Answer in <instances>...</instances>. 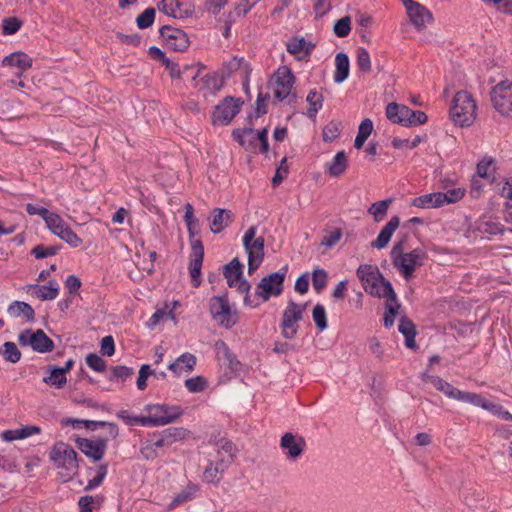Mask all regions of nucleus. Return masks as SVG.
Masks as SVG:
<instances>
[{
    "label": "nucleus",
    "instance_id": "79ce46f5",
    "mask_svg": "<svg viewBox=\"0 0 512 512\" xmlns=\"http://www.w3.org/2000/svg\"><path fill=\"white\" fill-rule=\"evenodd\" d=\"M400 304L397 301L396 295L386 299L385 313H384V325L390 328L394 325L395 318L399 312Z\"/></svg>",
    "mask_w": 512,
    "mask_h": 512
},
{
    "label": "nucleus",
    "instance_id": "f8f14e48",
    "mask_svg": "<svg viewBox=\"0 0 512 512\" xmlns=\"http://www.w3.org/2000/svg\"><path fill=\"white\" fill-rule=\"evenodd\" d=\"M44 222L52 234L65 241L71 247L76 248L82 244L81 238L71 229L60 215L50 212Z\"/></svg>",
    "mask_w": 512,
    "mask_h": 512
},
{
    "label": "nucleus",
    "instance_id": "b1692460",
    "mask_svg": "<svg viewBox=\"0 0 512 512\" xmlns=\"http://www.w3.org/2000/svg\"><path fill=\"white\" fill-rule=\"evenodd\" d=\"M399 224L400 219L398 216L391 217V219L381 229L377 238L371 242V246L376 249L385 248L388 245L389 241L391 240V237L393 236L394 232L399 227Z\"/></svg>",
    "mask_w": 512,
    "mask_h": 512
},
{
    "label": "nucleus",
    "instance_id": "4d7b16f0",
    "mask_svg": "<svg viewBox=\"0 0 512 512\" xmlns=\"http://www.w3.org/2000/svg\"><path fill=\"white\" fill-rule=\"evenodd\" d=\"M494 161L490 157H485L477 164V174L481 178H488L494 172Z\"/></svg>",
    "mask_w": 512,
    "mask_h": 512
},
{
    "label": "nucleus",
    "instance_id": "58836bf2",
    "mask_svg": "<svg viewBox=\"0 0 512 512\" xmlns=\"http://www.w3.org/2000/svg\"><path fill=\"white\" fill-rule=\"evenodd\" d=\"M49 375L43 378V382L51 387L62 389L67 383L66 374L57 366H49Z\"/></svg>",
    "mask_w": 512,
    "mask_h": 512
},
{
    "label": "nucleus",
    "instance_id": "aec40b11",
    "mask_svg": "<svg viewBox=\"0 0 512 512\" xmlns=\"http://www.w3.org/2000/svg\"><path fill=\"white\" fill-rule=\"evenodd\" d=\"M204 258V247L200 240L191 242V255L189 263V273L191 282L194 287H198L201 283V267Z\"/></svg>",
    "mask_w": 512,
    "mask_h": 512
},
{
    "label": "nucleus",
    "instance_id": "603ef678",
    "mask_svg": "<svg viewBox=\"0 0 512 512\" xmlns=\"http://www.w3.org/2000/svg\"><path fill=\"white\" fill-rule=\"evenodd\" d=\"M73 423H83L84 427L87 429H95L96 427H109V433L112 437H116L118 435V427L115 423L106 422V421H93V420H72Z\"/></svg>",
    "mask_w": 512,
    "mask_h": 512
},
{
    "label": "nucleus",
    "instance_id": "a19ab883",
    "mask_svg": "<svg viewBox=\"0 0 512 512\" xmlns=\"http://www.w3.org/2000/svg\"><path fill=\"white\" fill-rule=\"evenodd\" d=\"M398 330L401 334L404 335L406 346L411 349L415 348L416 347V343H415L416 330H415V326L412 323V321H410L404 317L401 318L399 326H398Z\"/></svg>",
    "mask_w": 512,
    "mask_h": 512
},
{
    "label": "nucleus",
    "instance_id": "6e6552de",
    "mask_svg": "<svg viewBox=\"0 0 512 512\" xmlns=\"http://www.w3.org/2000/svg\"><path fill=\"white\" fill-rule=\"evenodd\" d=\"M209 310L213 320L221 327L230 329L238 322V312L231 308L224 296L212 297L209 302Z\"/></svg>",
    "mask_w": 512,
    "mask_h": 512
},
{
    "label": "nucleus",
    "instance_id": "473e14b6",
    "mask_svg": "<svg viewBox=\"0 0 512 512\" xmlns=\"http://www.w3.org/2000/svg\"><path fill=\"white\" fill-rule=\"evenodd\" d=\"M231 222V212L226 209L216 208L212 211L210 229L217 234L223 231Z\"/></svg>",
    "mask_w": 512,
    "mask_h": 512
},
{
    "label": "nucleus",
    "instance_id": "bb28decb",
    "mask_svg": "<svg viewBox=\"0 0 512 512\" xmlns=\"http://www.w3.org/2000/svg\"><path fill=\"white\" fill-rule=\"evenodd\" d=\"M28 292L40 300H54L59 294V285L56 281H49L47 285H30Z\"/></svg>",
    "mask_w": 512,
    "mask_h": 512
},
{
    "label": "nucleus",
    "instance_id": "69168bd1",
    "mask_svg": "<svg viewBox=\"0 0 512 512\" xmlns=\"http://www.w3.org/2000/svg\"><path fill=\"white\" fill-rule=\"evenodd\" d=\"M58 250L55 246L37 245L31 250V254L37 259H43L56 255Z\"/></svg>",
    "mask_w": 512,
    "mask_h": 512
},
{
    "label": "nucleus",
    "instance_id": "f3484780",
    "mask_svg": "<svg viewBox=\"0 0 512 512\" xmlns=\"http://www.w3.org/2000/svg\"><path fill=\"white\" fill-rule=\"evenodd\" d=\"M306 442L300 435L285 433L280 440V448L288 460L298 459L304 452Z\"/></svg>",
    "mask_w": 512,
    "mask_h": 512
},
{
    "label": "nucleus",
    "instance_id": "774afa93",
    "mask_svg": "<svg viewBox=\"0 0 512 512\" xmlns=\"http://www.w3.org/2000/svg\"><path fill=\"white\" fill-rule=\"evenodd\" d=\"M499 188V194L507 200L508 204L512 205V175L505 177Z\"/></svg>",
    "mask_w": 512,
    "mask_h": 512
},
{
    "label": "nucleus",
    "instance_id": "f03ea898",
    "mask_svg": "<svg viewBox=\"0 0 512 512\" xmlns=\"http://www.w3.org/2000/svg\"><path fill=\"white\" fill-rule=\"evenodd\" d=\"M449 115L456 125L471 126L477 116V105L473 96L467 91H458L452 99Z\"/></svg>",
    "mask_w": 512,
    "mask_h": 512
},
{
    "label": "nucleus",
    "instance_id": "9d476101",
    "mask_svg": "<svg viewBox=\"0 0 512 512\" xmlns=\"http://www.w3.org/2000/svg\"><path fill=\"white\" fill-rule=\"evenodd\" d=\"M295 83L291 69L285 65L280 66L272 75L269 85L274 98L278 101L287 99L293 91Z\"/></svg>",
    "mask_w": 512,
    "mask_h": 512
},
{
    "label": "nucleus",
    "instance_id": "ddd939ff",
    "mask_svg": "<svg viewBox=\"0 0 512 512\" xmlns=\"http://www.w3.org/2000/svg\"><path fill=\"white\" fill-rule=\"evenodd\" d=\"M18 342L22 347H30L38 353H48L54 349V342L42 329H25L18 335Z\"/></svg>",
    "mask_w": 512,
    "mask_h": 512
},
{
    "label": "nucleus",
    "instance_id": "0e129e2a",
    "mask_svg": "<svg viewBox=\"0 0 512 512\" xmlns=\"http://www.w3.org/2000/svg\"><path fill=\"white\" fill-rule=\"evenodd\" d=\"M133 374V369L126 366H114L111 369V381H125Z\"/></svg>",
    "mask_w": 512,
    "mask_h": 512
},
{
    "label": "nucleus",
    "instance_id": "de8ad7c7",
    "mask_svg": "<svg viewBox=\"0 0 512 512\" xmlns=\"http://www.w3.org/2000/svg\"><path fill=\"white\" fill-rule=\"evenodd\" d=\"M465 193L466 190L463 187H455L447 190L446 192H439L442 207L459 202L463 199Z\"/></svg>",
    "mask_w": 512,
    "mask_h": 512
},
{
    "label": "nucleus",
    "instance_id": "72a5a7b5",
    "mask_svg": "<svg viewBox=\"0 0 512 512\" xmlns=\"http://www.w3.org/2000/svg\"><path fill=\"white\" fill-rule=\"evenodd\" d=\"M226 67L230 74H237L241 79L249 81L251 74V67L249 63L242 57H233L226 64Z\"/></svg>",
    "mask_w": 512,
    "mask_h": 512
},
{
    "label": "nucleus",
    "instance_id": "ea45409f",
    "mask_svg": "<svg viewBox=\"0 0 512 512\" xmlns=\"http://www.w3.org/2000/svg\"><path fill=\"white\" fill-rule=\"evenodd\" d=\"M199 491V486L192 482H189L187 486L180 491L170 503V508H175L181 504H184L188 501H191L195 498L197 492Z\"/></svg>",
    "mask_w": 512,
    "mask_h": 512
},
{
    "label": "nucleus",
    "instance_id": "49530a36",
    "mask_svg": "<svg viewBox=\"0 0 512 512\" xmlns=\"http://www.w3.org/2000/svg\"><path fill=\"white\" fill-rule=\"evenodd\" d=\"M216 448L220 459L223 458L225 463L229 465L235 456V447L233 443L226 438H221L216 442Z\"/></svg>",
    "mask_w": 512,
    "mask_h": 512
},
{
    "label": "nucleus",
    "instance_id": "6e6d98bb",
    "mask_svg": "<svg viewBox=\"0 0 512 512\" xmlns=\"http://www.w3.org/2000/svg\"><path fill=\"white\" fill-rule=\"evenodd\" d=\"M22 22L17 17L5 18L2 22L3 35H13L20 30Z\"/></svg>",
    "mask_w": 512,
    "mask_h": 512
},
{
    "label": "nucleus",
    "instance_id": "393cba45",
    "mask_svg": "<svg viewBox=\"0 0 512 512\" xmlns=\"http://www.w3.org/2000/svg\"><path fill=\"white\" fill-rule=\"evenodd\" d=\"M40 432H41V429L39 426L27 425V426H22V427L16 428V429L5 430L1 433V438L4 441L12 442L15 440L26 439L30 436L39 434Z\"/></svg>",
    "mask_w": 512,
    "mask_h": 512
},
{
    "label": "nucleus",
    "instance_id": "c03bdc74",
    "mask_svg": "<svg viewBox=\"0 0 512 512\" xmlns=\"http://www.w3.org/2000/svg\"><path fill=\"white\" fill-rule=\"evenodd\" d=\"M393 199H385L382 201L374 202L369 208L368 213L373 216V219L375 222H381L386 214L387 211L392 204Z\"/></svg>",
    "mask_w": 512,
    "mask_h": 512
},
{
    "label": "nucleus",
    "instance_id": "338daca9",
    "mask_svg": "<svg viewBox=\"0 0 512 512\" xmlns=\"http://www.w3.org/2000/svg\"><path fill=\"white\" fill-rule=\"evenodd\" d=\"M86 364L96 372H104L106 369L105 361L95 353L86 356Z\"/></svg>",
    "mask_w": 512,
    "mask_h": 512
},
{
    "label": "nucleus",
    "instance_id": "4468645a",
    "mask_svg": "<svg viewBox=\"0 0 512 512\" xmlns=\"http://www.w3.org/2000/svg\"><path fill=\"white\" fill-rule=\"evenodd\" d=\"M306 304H297L290 301L285 308L282 316L281 328L282 334L286 339H292L297 334L298 322L302 319Z\"/></svg>",
    "mask_w": 512,
    "mask_h": 512
},
{
    "label": "nucleus",
    "instance_id": "dca6fc26",
    "mask_svg": "<svg viewBox=\"0 0 512 512\" xmlns=\"http://www.w3.org/2000/svg\"><path fill=\"white\" fill-rule=\"evenodd\" d=\"M160 35L163 38L166 46L174 51H185L189 46V39L187 34L172 26H163L160 29Z\"/></svg>",
    "mask_w": 512,
    "mask_h": 512
},
{
    "label": "nucleus",
    "instance_id": "c756f323",
    "mask_svg": "<svg viewBox=\"0 0 512 512\" xmlns=\"http://www.w3.org/2000/svg\"><path fill=\"white\" fill-rule=\"evenodd\" d=\"M286 48L290 54L302 59L311 53L313 45L303 37H293L287 41Z\"/></svg>",
    "mask_w": 512,
    "mask_h": 512
},
{
    "label": "nucleus",
    "instance_id": "c85d7f7f",
    "mask_svg": "<svg viewBox=\"0 0 512 512\" xmlns=\"http://www.w3.org/2000/svg\"><path fill=\"white\" fill-rule=\"evenodd\" d=\"M367 293L372 296L379 298H391L396 294L391 283L386 280L383 276L380 277L379 281H373L370 285L364 289Z\"/></svg>",
    "mask_w": 512,
    "mask_h": 512
},
{
    "label": "nucleus",
    "instance_id": "e433bc0d",
    "mask_svg": "<svg viewBox=\"0 0 512 512\" xmlns=\"http://www.w3.org/2000/svg\"><path fill=\"white\" fill-rule=\"evenodd\" d=\"M349 76V58L346 53L339 52L335 57L334 82L342 83Z\"/></svg>",
    "mask_w": 512,
    "mask_h": 512
},
{
    "label": "nucleus",
    "instance_id": "680f3d73",
    "mask_svg": "<svg viewBox=\"0 0 512 512\" xmlns=\"http://www.w3.org/2000/svg\"><path fill=\"white\" fill-rule=\"evenodd\" d=\"M327 284V272L324 269H315L312 274V285L316 292L322 291Z\"/></svg>",
    "mask_w": 512,
    "mask_h": 512
},
{
    "label": "nucleus",
    "instance_id": "13d9d810",
    "mask_svg": "<svg viewBox=\"0 0 512 512\" xmlns=\"http://www.w3.org/2000/svg\"><path fill=\"white\" fill-rule=\"evenodd\" d=\"M108 472V467L106 464L100 465L96 470V475L88 480L86 489L91 490L98 486H100L105 479Z\"/></svg>",
    "mask_w": 512,
    "mask_h": 512
},
{
    "label": "nucleus",
    "instance_id": "5701e85b",
    "mask_svg": "<svg viewBox=\"0 0 512 512\" xmlns=\"http://www.w3.org/2000/svg\"><path fill=\"white\" fill-rule=\"evenodd\" d=\"M161 12L174 18L183 19L192 14V9L189 6H184L178 0H162L158 4Z\"/></svg>",
    "mask_w": 512,
    "mask_h": 512
},
{
    "label": "nucleus",
    "instance_id": "37998d69",
    "mask_svg": "<svg viewBox=\"0 0 512 512\" xmlns=\"http://www.w3.org/2000/svg\"><path fill=\"white\" fill-rule=\"evenodd\" d=\"M373 128H374L373 122L369 118L364 119L360 123L359 128H358V133H357L355 141H354V147L356 149H361L363 147L364 143L366 142L368 137L373 132Z\"/></svg>",
    "mask_w": 512,
    "mask_h": 512
},
{
    "label": "nucleus",
    "instance_id": "423d86ee",
    "mask_svg": "<svg viewBox=\"0 0 512 512\" xmlns=\"http://www.w3.org/2000/svg\"><path fill=\"white\" fill-rule=\"evenodd\" d=\"M257 227H249L242 238L243 246L248 254V272H254L264 259V238L256 236Z\"/></svg>",
    "mask_w": 512,
    "mask_h": 512
},
{
    "label": "nucleus",
    "instance_id": "cd10ccee",
    "mask_svg": "<svg viewBox=\"0 0 512 512\" xmlns=\"http://www.w3.org/2000/svg\"><path fill=\"white\" fill-rule=\"evenodd\" d=\"M227 468L228 464L225 463V460L223 458L219 459V461L215 463L210 462L203 471V480L207 483L217 485L220 482Z\"/></svg>",
    "mask_w": 512,
    "mask_h": 512
},
{
    "label": "nucleus",
    "instance_id": "a211bd4d",
    "mask_svg": "<svg viewBox=\"0 0 512 512\" xmlns=\"http://www.w3.org/2000/svg\"><path fill=\"white\" fill-rule=\"evenodd\" d=\"M75 442L79 450L93 461L101 460L107 450V440L104 438L88 439L79 437Z\"/></svg>",
    "mask_w": 512,
    "mask_h": 512
},
{
    "label": "nucleus",
    "instance_id": "3c124183",
    "mask_svg": "<svg viewBox=\"0 0 512 512\" xmlns=\"http://www.w3.org/2000/svg\"><path fill=\"white\" fill-rule=\"evenodd\" d=\"M184 385L190 393H199L208 387V381L203 376H195L186 379Z\"/></svg>",
    "mask_w": 512,
    "mask_h": 512
},
{
    "label": "nucleus",
    "instance_id": "7ed1b4c3",
    "mask_svg": "<svg viewBox=\"0 0 512 512\" xmlns=\"http://www.w3.org/2000/svg\"><path fill=\"white\" fill-rule=\"evenodd\" d=\"M50 460L54 463V465L61 469V476L65 478V480L71 479L74 475L78 473V459L76 451L69 446L67 443L62 441L57 442L51 452H50Z\"/></svg>",
    "mask_w": 512,
    "mask_h": 512
},
{
    "label": "nucleus",
    "instance_id": "bf43d9fd",
    "mask_svg": "<svg viewBox=\"0 0 512 512\" xmlns=\"http://www.w3.org/2000/svg\"><path fill=\"white\" fill-rule=\"evenodd\" d=\"M351 31V19L348 16L342 17L334 25V33L337 37L343 38Z\"/></svg>",
    "mask_w": 512,
    "mask_h": 512
},
{
    "label": "nucleus",
    "instance_id": "052dcab7",
    "mask_svg": "<svg viewBox=\"0 0 512 512\" xmlns=\"http://www.w3.org/2000/svg\"><path fill=\"white\" fill-rule=\"evenodd\" d=\"M155 18V10L153 8L145 9L136 19L137 26L140 29H146L150 27Z\"/></svg>",
    "mask_w": 512,
    "mask_h": 512
},
{
    "label": "nucleus",
    "instance_id": "412c9836",
    "mask_svg": "<svg viewBox=\"0 0 512 512\" xmlns=\"http://www.w3.org/2000/svg\"><path fill=\"white\" fill-rule=\"evenodd\" d=\"M33 60L32 58L22 51H16L13 53H10L6 57L3 58L1 61V65L3 67H11L15 68L16 71L14 74L21 78L24 72L29 70L32 67Z\"/></svg>",
    "mask_w": 512,
    "mask_h": 512
},
{
    "label": "nucleus",
    "instance_id": "a18cd8bd",
    "mask_svg": "<svg viewBox=\"0 0 512 512\" xmlns=\"http://www.w3.org/2000/svg\"><path fill=\"white\" fill-rule=\"evenodd\" d=\"M0 355L6 362L9 363H17L21 359V351L18 349L17 345L14 342H5L0 347Z\"/></svg>",
    "mask_w": 512,
    "mask_h": 512
},
{
    "label": "nucleus",
    "instance_id": "4c0bfd02",
    "mask_svg": "<svg viewBox=\"0 0 512 512\" xmlns=\"http://www.w3.org/2000/svg\"><path fill=\"white\" fill-rule=\"evenodd\" d=\"M359 280L362 283L363 288L373 283V281H379L382 276L379 269L373 265H360L356 272Z\"/></svg>",
    "mask_w": 512,
    "mask_h": 512
},
{
    "label": "nucleus",
    "instance_id": "8fccbe9b",
    "mask_svg": "<svg viewBox=\"0 0 512 512\" xmlns=\"http://www.w3.org/2000/svg\"><path fill=\"white\" fill-rule=\"evenodd\" d=\"M307 102L310 107L307 111V116L310 118H314L317 112L322 108L323 97L315 90H311L307 95Z\"/></svg>",
    "mask_w": 512,
    "mask_h": 512
},
{
    "label": "nucleus",
    "instance_id": "7c9ffc66",
    "mask_svg": "<svg viewBox=\"0 0 512 512\" xmlns=\"http://www.w3.org/2000/svg\"><path fill=\"white\" fill-rule=\"evenodd\" d=\"M347 167V156L344 151H339L330 162L325 164V172L331 177H339L344 174Z\"/></svg>",
    "mask_w": 512,
    "mask_h": 512
},
{
    "label": "nucleus",
    "instance_id": "f704fd0d",
    "mask_svg": "<svg viewBox=\"0 0 512 512\" xmlns=\"http://www.w3.org/2000/svg\"><path fill=\"white\" fill-rule=\"evenodd\" d=\"M11 317H22L26 321L31 322L35 319L34 309L26 302L13 301L7 309Z\"/></svg>",
    "mask_w": 512,
    "mask_h": 512
},
{
    "label": "nucleus",
    "instance_id": "09e8293b",
    "mask_svg": "<svg viewBox=\"0 0 512 512\" xmlns=\"http://www.w3.org/2000/svg\"><path fill=\"white\" fill-rule=\"evenodd\" d=\"M118 419L122 420L128 426L140 425L142 427H148L146 416L134 415L128 410L121 409L116 413Z\"/></svg>",
    "mask_w": 512,
    "mask_h": 512
},
{
    "label": "nucleus",
    "instance_id": "2eb2a0df",
    "mask_svg": "<svg viewBox=\"0 0 512 512\" xmlns=\"http://www.w3.org/2000/svg\"><path fill=\"white\" fill-rule=\"evenodd\" d=\"M242 101L239 98L231 96L225 97L215 106L212 113V122L214 125H228L232 119L239 113Z\"/></svg>",
    "mask_w": 512,
    "mask_h": 512
},
{
    "label": "nucleus",
    "instance_id": "4be33fe9",
    "mask_svg": "<svg viewBox=\"0 0 512 512\" xmlns=\"http://www.w3.org/2000/svg\"><path fill=\"white\" fill-rule=\"evenodd\" d=\"M197 364V358L194 354L185 352L168 365V369L175 376H182L191 373Z\"/></svg>",
    "mask_w": 512,
    "mask_h": 512
},
{
    "label": "nucleus",
    "instance_id": "1a4fd4ad",
    "mask_svg": "<svg viewBox=\"0 0 512 512\" xmlns=\"http://www.w3.org/2000/svg\"><path fill=\"white\" fill-rule=\"evenodd\" d=\"M286 273L287 267H283L279 271L263 277L256 286V297L260 298L262 302H266L272 297L280 296L283 292Z\"/></svg>",
    "mask_w": 512,
    "mask_h": 512
},
{
    "label": "nucleus",
    "instance_id": "2f4dec72",
    "mask_svg": "<svg viewBox=\"0 0 512 512\" xmlns=\"http://www.w3.org/2000/svg\"><path fill=\"white\" fill-rule=\"evenodd\" d=\"M440 392L445 394L448 398L464 403H469L471 405H474L475 400L478 396L477 393L461 391L448 382H445Z\"/></svg>",
    "mask_w": 512,
    "mask_h": 512
},
{
    "label": "nucleus",
    "instance_id": "5fc2aeb1",
    "mask_svg": "<svg viewBox=\"0 0 512 512\" xmlns=\"http://www.w3.org/2000/svg\"><path fill=\"white\" fill-rule=\"evenodd\" d=\"M423 137L420 135H416L413 139L409 138H394L392 140V146L395 149H414L416 148L422 141Z\"/></svg>",
    "mask_w": 512,
    "mask_h": 512
},
{
    "label": "nucleus",
    "instance_id": "e2e57ef3",
    "mask_svg": "<svg viewBox=\"0 0 512 512\" xmlns=\"http://www.w3.org/2000/svg\"><path fill=\"white\" fill-rule=\"evenodd\" d=\"M357 65L362 72H369L371 70L370 54L365 48L357 49Z\"/></svg>",
    "mask_w": 512,
    "mask_h": 512
},
{
    "label": "nucleus",
    "instance_id": "39448f33",
    "mask_svg": "<svg viewBox=\"0 0 512 512\" xmlns=\"http://www.w3.org/2000/svg\"><path fill=\"white\" fill-rule=\"evenodd\" d=\"M144 410L148 412L146 416L148 427H160L175 422L182 414L183 409L178 405L167 404H147Z\"/></svg>",
    "mask_w": 512,
    "mask_h": 512
},
{
    "label": "nucleus",
    "instance_id": "0eeeda50",
    "mask_svg": "<svg viewBox=\"0 0 512 512\" xmlns=\"http://www.w3.org/2000/svg\"><path fill=\"white\" fill-rule=\"evenodd\" d=\"M242 267V264L235 258L224 267L223 273L229 287H235L239 292L245 293L244 304L255 308L259 306L260 302L250 296V284L242 277Z\"/></svg>",
    "mask_w": 512,
    "mask_h": 512
},
{
    "label": "nucleus",
    "instance_id": "c9c22d12",
    "mask_svg": "<svg viewBox=\"0 0 512 512\" xmlns=\"http://www.w3.org/2000/svg\"><path fill=\"white\" fill-rule=\"evenodd\" d=\"M411 206L420 209H435L441 208L439 192L423 194L411 200Z\"/></svg>",
    "mask_w": 512,
    "mask_h": 512
},
{
    "label": "nucleus",
    "instance_id": "a878e982",
    "mask_svg": "<svg viewBox=\"0 0 512 512\" xmlns=\"http://www.w3.org/2000/svg\"><path fill=\"white\" fill-rule=\"evenodd\" d=\"M474 406L480 407L505 421H512V414L502 405L493 403L478 394Z\"/></svg>",
    "mask_w": 512,
    "mask_h": 512
},
{
    "label": "nucleus",
    "instance_id": "9b49d317",
    "mask_svg": "<svg viewBox=\"0 0 512 512\" xmlns=\"http://www.w3.org/2000/svg\"><path fill=\"white\" fill-rule=\"evenodd\" d=\"M494 109L502 116L512 119V81L503 80L490 93Z\"/></svg>",
    "mask_w": 512,
    "mask_h": 512
},
{
    "label": "nucleus",
    "instance_id": "864d4df0",
    "mask_svg": "<svg viewBox=\"0 0 512 512\" xmlns=\"http://www.w3.org/2000/svg\"><path fill=\"white\" fill-rule=\"evenodd\" d=\"M312 318L316 327L320 331H324L327 328V314L325 307L322 304L315 305L312 311Z\"/></svg>",
    "mask_w": 512,
    "mask_h": 512
},
{
    "label": "nucleus",
    "instance_id": "20e7f679",
    "mask_svg": "<svg viewBox=\"0 0 512 512\" xmlns=\"http://www.w3.org/2000/svg\"><path fill=\"white\" fill-rule=\"evenodd\" d=\"M386 116L391 122L404 127L419 126L428 121V117L423 111H415L406 105L395 102L387 105Z\"/></svg>",
    "mask_w": 512,
    "mask_h": 512
},
{
    "label": "nucleus",
    "instance_id": "f257e3e1",
    "mask_svg": "<svg viewBox=\"0 0 512 512\" xmlns=\"http://www.w3.org/2000/svg\"><path fill=\"white\" fill-rule=\"evenodd\" d=\"M394 267L406 279L409 280L418 267L424 265L428 255L423 248H415L410 252H403V243L395 244L391 250Z\"/></svg>",
    "mask_w": 512,
    "mask_h": 512
},
{
    "label": "nucleus",
    "instance_id": "6ab92c4d",
    "mask_svg": "<svg viewBox=\"0 0 512 512\" xmlns=\"http://www.w3.org/2000/svg\"><path fill=\"white\" fill-rule=\"evenodd\" d=\"M403 4L410 21L417 29H421L432 22V13L425 6L413 0H403Z\"/></svg>",
    "mask_w": 512,
    "mask_h": 512
}]
</instances>
